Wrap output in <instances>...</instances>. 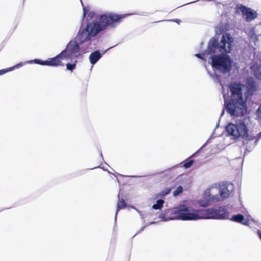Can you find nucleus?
Returning a JSON list of instances; mask_svg holds the SVG:
<instances>
[{"label": "nucleus", "mask_w": 261, "mask_h": 261, "mask_svg": "<svg viewBox=\"0 0 261 261\" xmlns=\"http://www.w3.org/2000/svg\"><path fill=\"white\" fill-rule=\"evenodd\" d=\"M171 190L170 188L166 187L163 189L160 193L157 195L158 197L163 198L166 195L168 194Z\"/></svg>", "instance_id": "6ab92c4d"}, {"label": "nucleus", "mask_w": 261, "mask_h": 261, "mask_svg": "<svg viewBox=\"0 0 261 261\" xmlns=\"http://www.w3.org/2000/svg\"><path fill=\"white\" fill-rule=\"evenodd\" d=\"M223 31H224L223 28L222 27H221V26L217 27L215 28V32L216 33V34H221V33H222V32Z\"/></svg>", "instance_id": "393cba45"}, {"label": "nucleus", "mask_w": 261, "mask_h": 261, "mask_svg": "<svg viewBox=\"0 0 261 261\" xmlns=\"http://www.w3.org/2000/svg\"><path fill=\"white\" fill-rule=\"evenodd\" d=\"M173 21L176 22H177V23H179V22H180V20L179 19H175V20H174Z\"/></svg>", "instance_id": "2f4dec72"}, {"label": "nucleus", "mask_w": 261, "mask_h": 261, "mask_svg": "<svg viewBox=\"0 0 261 261\" xmlns=\"http://www.w3.org/2000/svg\"><path fill=\"white\" fill-rule=\"evenodd\" d=\"M210 141V140H207V142L206 143H208Z\"/></svg>", "instance_id": "c9c22d12"}, {"label": "nucleus", "mask_w": 261, "mask_h": 261, "mask_svg": "<svg viewBox=\"0 0 261 261\" xmlns=\"http://www.w3.org/2000/svg\"><path fill=\"white\" fill-rule=\"evenodd\" d=\"M219 194H215L212 198L214 202L223 201L228 198L232 194L234 185L230 182H225L219 186Z\"/></svg>", "instance_id": "0eeeda50"}, {"label": "nucleus", "mask_w": 261, "mask_h": 261, "mask_svg": "<svg viewBox=\"0 0 261 261\" xmlns=\"http://www.w3.org/2000/svg\"><path fill=\"white\" fill-rule=\"evenodd\" d=\"M228 219L236 223H239L244 225L249 226L250 225V220L252 219L250 216L245 218L242 214H237L232 216L230 218L228 217Z\"/></svg>", "instance_id": "9b49d317"}, {"label": "nucleus", "mask_w": 261, "mask_h": 261, "mask_svg": "<svg viewBox=\"0 0 261 261\" xmlns=\"http://www.w3.org/2000/svg\"><path fill=\"white\" fill-rule=\"evenodd\" d=\"M155 223V222H152L150 223L148 225L153 224H154Z\"/></svg>", "instance_id": "473e14b6"}, {"label": "nucleus", "mask_w": 261, "mask_h": 261, "mask_svg": "<svg viewBox=\"0 0 261 261\" xmlns=\"http://www.w3.org/2000/svg\"><path fill=\"white\" fill-rule=\"evenodd\" d=\"M82 54L79 52V45L74 40L70 41L66 47V54L63 61L67 62V69L71 72L75 68L78 57Z\"/></svg>", "instance_id": "423d86ee"}, {"label": "nucleus", "mask_w": 261, "mask_h": 261, "mask_svg": "<svg viewBox=\"0 0 261 261\" xmlns=\"http://www.w3.org/2000/svg\"><path fill=\"white\" fill-rule=\"evenodd\" d=\"M210 54H211L208 53L207 51V50L206 51H205L203 53L195 54V56L199 58L202 59L204 61H206L207 60L206 55H210Z\"/></svg>", "instance_id": "412c9836"}, {"label": "nucleus", "mask_w": 261, "mask_h": 261, "mask_svg": "<svg viewBox=\"0 0 261 261\" xmlns=\"http://www.w3.org/2000/svg\"><path fill=\"white\" fill-rule=\"evenodd\" d=\"M251 70L255 77L261 81V65L254 64L251 66Z\"/></svg>", "instance_id": "4468645a"}, {"label": "nucleus", "mask_w": 261, "mask_h": 261, "mask_svg": "<svg viewBox=\"0 0 261 261\" xmlns=\"http://www.w3.org/2000/svg\"><path fill=\"white\" fill-rule=\"evenodd\" d=\"M102 55L99 51H95L92 53L89 56V60L92 64H95L99 59L101 57Z\"/></svg>", "instance_id": "2eb2a0df"}, {"label": "nucleus", "mask_w": 261, "mask_h": 261, "mask_svg": "<svg viewBox=\"0 0 261 261\" xmlns=\"http://www.w3.org/2000/svg\"><path fill=\"white\" fill-rule=\"evenodd\" d=\"M224 111L222 112V115L223 114Z\"/></svg>", "instance_id": "e433bc0d"}, {"label": "nucleus", "mask_w": 261, "mask_h": 261, "mask_svg": "<svg viewBox=\"0 0 261 261\" xmlns=\"http://www.w3.org/2000/svg\"><path fill=\"white\" fill-rule=\"evenodd\" d=\"M128 14L118 15L113 13H107L97 16V21L88 23L86 27H81L79 31L76 39L79 47V52L82 54L92 49L91 39L107 26L114 28L116 23Z\"/></svg>", "instance_id": "f257e3e1"}, {"label": "nucleus", "mask_w": 261, "mask_h": 261, "mask_svg": "<svg viewBox=\"0 0 261 261\" xmlns=\"http://www.w3.org/2000/svg\"><path fill=\"white\" fill-rule=\"evenodd\" d=\"M125 206H126V203H125L124 200L123 199H119L118 201V203H117V211H116V213L115 214V220H116V217H117V215L118 211L120 209L124 208L125 207Z\"/></svg>", "instance_id": "f3484780"}, {"label": "nucleus", "mask_w": 261, "mask_h": 261, "mask_svg": "<svg viewBox=\"0 0 261 261\" xmlns=\"http://www.w3.org/2000/svg\"><path fill=\"white\" fill-rule=\"evenodd\" d=\"M135 209L136 210L137 212L139 214L141 220L142 221H145V217H144V215H143L142 213L140 211H139V210H137L136 208H135Z\"/></svg>", "instance_id": "cd10ccee"}, {"label": "nucleus", "mask_w": 261, "mask_h": 261, "mask_svg": "<svg viewBox=\"0 0 261 261\" xmlns=\"http://www.w3.org/2000/svg\"><path fill=\"white\" fill-rule=\"evenodd\" d=\"M112 47H109L107 50L111 49Z\"/></svg>", "instance_id": "f704fd0d"}, {"label": "nucleus", "mask_w": 261, "mask_h": 261, "mask_svg": "<svg viewBox=\"0 0 261 261\" xmlns=\"http://www.w3.org/2000/svg\"><path fill=\"white\" fill-rule=\"evenodd\" d=\"M218 190V186L216 184H213L209 186L205 190L203 193V198L204 199H207L211 202H214L212 198L215 195H213Z\"/></svg>", "instance_id": "f8f14e48"}, {"label": "nucleus", "mask_w": 261, "mask_h": 261, "mask_svg": "<svg viewBox=\"0 0 261 261\" xmlns=\"http://www.w3.org/2000/svg\"><path fill=\"white\" fill-rule=\"evenodd\" d=\"M187 180L186 179L180 178L178 181L177 182L179 185L177 187L176 189L173 192V195L174 196H177L182 193L183 192V187L186 186V181Z\"/></svg>", "instance_id": "ddd939ff"}, {"label": "nucleus", "mask_w": 261, "mask_h": 261, "mask_svg": "<svg viewBox=\"0 0 261 261\" xmlns=\"http://www.w3.org/2000/svg\"><path fill=\"white\" fill-rule=\"evenodd\" d=\"M66 48L54 58H49L45 61H43L38 59H35L34 60V62L36 64H38L42 65L56 67L58 66H64L65 64L62 63V61L64 60Z\"/></svg>", "instance_id": "1a4fd4ad"}, {"label": "nucleus", "mask_w": 261, "mask_h": 261, "mask_svg": "<svg viewBox=\"0 0 261 261\" xmlns=\"http://www.w3.org/2000/svg\"><path fill=\"white\" fill-rule=\"evenodd\" d=\"M210 202V201L205 199L204 200H200L199 201V204L202 207H206L208 205Z\"/></svg>", "instance_id": "4be33fe9"}, {"label": "nucleus", "mask_w": 261, "mask_h": 261, "mask_svg": "<svg viewBox=\"0 0 261 261\" xmlns=\"http://www.w3.org/2000/svg\"><path fill=\"white\" fill-rule=\"evenodd\" d=\"M229 213L223 207L203 210V219H227Z\"/></svg>", "instance_id": "6e6552de"}, {"label": "nucleus", "mask_w": 261, "mask_h": 261, "mask_svg": "<svg viewBox=\"0 0 261 261\" xmlns=\"http://www.w3.org/2000/svg\"><path fill=\"white\" fill-rule=\"evenodd\" d=\"M10 70V68H8L6 69H2V70H0V75H2L3 74H5L8 72H9V71H11V70Z\"/></svg>", "instance_id": "a878e982"}, {"label": "nucleus", "mask_w": 261, "mask_h": 261, "mask_svg": "<svg viewBox=\"0 0 261 261\" xmlns=\"http://www.w3.org/2000/svg\"><path fill=\"white\" fill-rule=\"evenodd\" d=\"M233 42V38L228 33L223 35L219 42L216 37L212 38L209 41L207 46L208 53H221L210 57V63L214 71L218 70L221 73H226L231 70L233 61L227 54L231 50Z\"/></svg>", "instance_id": "f03ea898"}, {"label": "nucleus", "mask_w": 261, "mask_h": 261, "mask_svg": "<svg viewBox=\"0 0 261 261\" xmlns=\"http://www.w3.org/2000/svg\"><path fill=\"white\" fill-rule=\"evenodd\" d=\"M164 200L163 199H158L156 203L154 204L152 206V208L154 210H161L163 206L164 203Z\"/></svg>", "instance_id": "a211bd4d"}, {"label": "nucleus", "mask_w": 261, "mask_h": 261, "mask_svg": "<svg viewBox=\"0 0 261 261\" xmlns=\"http://www.w3.org/2000/svg\"><path fill=\"white\" fill-rule=\"evenodd\" d=\"M193 161L190 160L188 162L185 163L182 166L184 167L186 169L188 168L191 167V166L193 164Z\"/></svg>", "instance_id": "b1692460"}, {"label": "nucleus", "mask_w": 261, "mask_h": 261, "mask_svg": "<svg viewBox=\"0 0 261 261\" xmlns=\"http://www.w3.org/2000/svg\"><path fill=\"white\" fill-rule=\"evenodd\" d=\"M83 11H84V13H83V19H84V18L85 17L86 15L88 12V11L87 10L86 8H83Z\"/></svg>", "instance_id": "c85d7f7f"}, {"label": "nucleus", "mask_w": 261, "mask_h": 261, "mask_svg": "<svg viewBox=\"0 0 261 261\" xmlns=\"http://www.w3.org/2000/svg\"><path fill=\"white\" fill-rule=\"evenodd\" d=\"M175 220L195 221L203 219V210L194 209L187 204H180L174 208L171 212Z\"/></svg>", "instance_id": "39448f33"}, {"label": "nucleus", "mask_w": 261, "mask_h": 261, "mask_svg": "<svg viewBox=\"0 0 261 261\" xmlns=\"http://www.w3.org/2000/svg\"><path fill=\"white\" fill-rule=\"evenodd\" d=\"M34 63V60L33 61V60L28 61H27V62H24V63H22V62H20L18 64L14 65V66L10 67V70H9L12 71V70H14L15 69H17V68H20V67L22 66L23 65H24L25 64H27V63L31 64V63Z\"/></svg>", "instance_id": "aec40b11"}, {"label": "nucleus", "mask_w": 261, "mask_h": 261, "mask_svg": "<svg viewBox=\"0 0 261 261\" xmlns=\"http://www.w3.org/2000/svg\"><path fill=\"white\" fill-rule=\"evenodd\" d=\"M94 15V12H91L89 14V16H90L91 18L93 17Z\"/></svg>", "instance_id": "c756f323"}, {"label": "nucleus", "mask_w": 261, "mask_h": 261, "mask_svg": "<svg viewBox=\"0 0 261 261\" xmlns=\"http://www.w3.org/2000/svg\"><path fill=\"white\" fill-rule=\"evenodd\" d=\"M226 132L227 135L224 137H220L217 139V141L220 142L218 146L219 149L221 150L232 144L240 137L244 139V144L248 143L246 141H252L254 139V137L249 135L248 127L245 122L242 120L229 123L226 126Z\"/></svg>", "instance_id": "20e7f679"}, {"label": "nucleus", "mask_w": 261, "mask_h": 261, "mask_svg": "<svg viewBox=\"0 0 261 261\" xmlns=\"http://www.w3.org/2000/svg\"><path fill=\"white\" fill-rule=\"evenodd\" d=\"M261 138V132L259 133L258 135V138ZM258 140V139H257L255 140V141L254 142H253V144L252 145V148H248L247 147V150H251L252 149L255 145L256 144H257V140Z\"/></svg>", "instance_id": "5701e85b"}, {"label": "nucleus", "mask_w": 261, "mask_h": 261, "mask_svg": "<svg viewBox=\"0 0 261 261\" xmlns=\"http://www.w3.org/2000/svg\"><path fill=\"white\" fill-rule=\"evenodd\" d=\"M146 226V225L144 226V227L142 228V229H143Z\"/></svg>", "instance_id": "72a5a7b5"}, {"label": "nucleus", "mask_w": 261, "mask_h": 261, "mask_svg": "<svg viewBox=\"0 0 261 261\" xmlns=\"http://www.w3.org/2000/svg\"><path fill=\"white\" fill-rule=\"evenodd\" d=\"M257 234H258V236L259 237V239L261 240V231L258 230L257 231Z\"/></svg>", "instance_id": "7c9ffc66"}, {"label": "nucleus", "mask_w": 261, "mask_h": 261, "mask_svg": "<svg viewBox=\"0 0 261 261\" xmlns=\"http://www.w3.org/2000/svg\"><path fill=\"white\" fill-rule=\"evenodd\" d=\"M169 210H166L165 211V213H162L159 216V218L162 219V221H167L169 220H175V215H173L172 213V216H166V214H167L169 212Z\"/></svg>", "instance_id": "dca6fc26"}, {"label": "nucleus", "mask_w": 261, "mask_h": 261, "mask_svg": "<svg viewBox=\"0 0 261 261\" xmlns=\"http://www.w3.org/2000/svg\"><path fill=\"white\" fill-rule=\"evenodd\" d=\"M239 10L242 12L243 17L247 21H251L257 17V13L255 11L249 8L241 5Z\"/></svg>", "instance_id": "9d476101"}, {"label": "nucleus", "mask_w": 261, "mask_h": 261, "mask_svg": "<svg viewBox=\"0 0 261 261\" xmlns=\"http://www.w3.org/2000/svg\"><path fill=\"white\" fill-rule=\"evenodd\" d=\"M257 116L261 120V106H259V107L258 108V109L257 111Z\"/></svg>", "instance_id": "bb28decb"}, {"label": "nucleus", "mask_w": 261, "mask_h": 261, "mask_svg": "<svg viewBox=\"0 0 261 261\" xmlns=\"http://www.w3.org/2000/svg\"><path fill=\"white\" fill-rule=\"evenodd\" d=\"M223 98L227 112L231 116H242L246 111V88L239 83H233L229 86H222Z\"/></svg>", "instance_id": "7ed1b4c3"}]
</instances>
